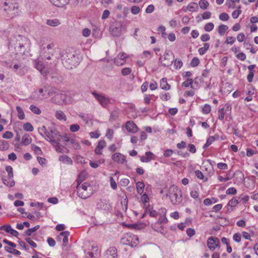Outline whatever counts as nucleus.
<instances>
[{
	"label": "nucleus",
	"instance_id": "f257e3e1",
	"mask_svg": "<svg viewBox=\"0 0 258 258\" xmlns=\"http://www.w3.org/2000/svg\"><path fill=\"white\" fill-rule=\"evenodd\" d=\"M30 45V41L28 38L23 35H17L11 38L9 49L12 53L22 56L28 53Z\"/></svg>",
	"mask_w": 258,
	"mask_h": 258
},
{
	"label": "nucleus",
	"instance_id": "f03ea898",
	"mask_svg": "<svg viewBox=\"0 0 258 258\" xmlns=\"http://www.w3.org/2000/svg\"><path fill=\"white\" fill-rule=\"evenodd\" d=\"M38 131L42 137L49 141L51 144L57 143V141L58 140V137H60L54 126L49 127L47 130L46 126L43 125L41 127H38Z\"/></svg>",
	"mask_w": 258,
	"mask_h": 258
},
{
	"label": "nucleus",
	"instance_id": "7ed1b4c3",
	"mask_svg": "<svg viewBox=\"0 0 258 258\" xmlns=\"http://www.w3.org/2000/svg\"><path fill=\"white\" fill-rule=\"evenodd\" d=\"M4 10L7 12L8 16L11 18L18 16L21 12L19 4L10 1L4 3Z\"/></svg>",
	"mask_w": 258,
	"mask_h": 258
},
{
	"label": "nucleus",
	"instance_id": "20e7f679",
	"mask_svg": "<svg viewBox=\"0 0 258 258\" xmlns=\"http://www.w3.org/2000/svg\"><path fill=\"white\" fill-rule=\"evenodd\" d=\"M77 188L78 195L83 199L89 198L93 194L92 186L88 182L77 184Z\"/></svg>",
	"mask_w": 258,
	"mask_h": 258
},
{
	"label": "nucleus",
	"instance_id": "39448f33",
	"mask_svg": "<svg viewBox=\"0 0 258 258\" xmlns=\"http://www.w3.org/2000/svg\"><path fill=\"white\" fill-rule=\"evenodd\" d=\"M180 192V191L176 186L172 185L166 196L169 197L172 204L178 205L182 201V196L181 194L179 195Z\"/></svg>",
	"mask_w": 258,
	"mask_h": 258
},
{
	"label": "nucleus",
	"instance_id": "423d86ee",
	"mask_svg": "<svg viewBox=\"0 0 258 258\" xmlns=\"http://www.w3.org/2000/svg\"><path fill=\"white\" fill-rule=\"evenodd\" d=\"M76 59L77 58L74 53H68L66 56H63L62 63L66 68L72 69L73 66H75L77 63Z\"/></svg>",
	"mask_w": 258,
	"mask_h": 258
},
{
	"label": "nucleus",
	"instance_id": "0eeeda50",
	"mask_svg": "<svg viewBox=\"0 0 258 258\" xmlns=\"http://www.w3.org/2000/svg\"><path fill=\"white\" fill-rule=\"evenodd\" d=\"M159 60L163 66H170L174 60L173 53L166 50L163 56H161Z\"/></svg>",
	"mask_w": 258,
	"mask_h": 258
},
{
	"label": "nucleus",
	"instance_id": "6e6552de",
	"mask_svg": "<svg viewBox=\"0 0 258 258\" xmlns=\"http://www.w3.org/2000/svg\"><path fill=\"white\" fill-rule=\"evenodd\" d=\"M92 94L103 107H106L110 103V99L105 95L97 93L95 91L92 92Z\"/></svg>",
	"mask_w": 258,
	"mask_h": 258
},
{
	"label": "nucleus",
	"instance_id": "1a4fd4ad",
	"mask_svg": "<svg viewBox=\"0 0 258 258\" xmlns=\"http://www.w3.org/2000/svg\"><path fill=\"white\" fill-rule=\"evenodd\" d=\"M207 245L210 250H214L219 245V239L217 237H209L207 240Z\"/></svg>",
	"mask_w": 258,
	"mask_h": 258
},
{
	"label": "nucleus",
	"instance_id": "9d476101",
	"mask_svg": "<svg viewBox=\"0 0 258 258\" xmlns=\"http://www.w3.org/2000/svg\"><path fill=\"white\" fill-rule=\"evenodd\" d=\"M111 34L116 37L119 36L121 33V25L120 23H117L110 27Z\"/></svg>",
	"mask_w": 258,
	"mask_h": 258
},
{
	"label": "nucleus",
	"instance_id": "9b49d317",
	"mask_svg": "<svg viewBox=\"0 0 258 258\" xmlns=\"http://www.w3.org/2000/svg\"><path fill=\"white\" fill-rule=\"evenodd\" d=\"M65 98L66 95L64 94L58 92L57 94L51 98V101L55 104L66 103Z\"/></svg>",
	"mask_w": 258,
	"mask_h": 258
},
{
	"label": "nucleus",
	"instance_id": "f8f14e48",
	"mask_svg": "<svg viewBox=\"0 0 258 258\" xmlns=\"http://www.w3.org/2000/svg\"><path fill=\"white\" fill-rule=\"evenodd\" d=\"M104 258H118L117 250L116 247H109L106 250Z\"/></svg>",
	"mask_w": 258,
	"mask_h": 258
},
{
	"label": "nucleus",
	"instance_id": "ddd939ff",
	"mask_svg": "<svg viewBox=\"0 0 258 258\" xmlns=\"http://www.w3.org/2000/svg\"><path fill=\"white\" fill-rule=\"evenodd\" d=\"M112 159L116 162L122 164L125 161V156L120 153H115L112 155Z\"/></svg>",
	"mask_w": 258,
	"mask_h": 258
},
{
	"label": "nucleus",
	"instance_id": "4468645a",
	"mask_svg": "<svg viewBox=\"0 0 258 258\" xmlns=\"http://www.w3.org/2000/svg\"><path fill=\"white\" fill-rule=\"evenodd\" d=\"M125 127L128 132L135 133L138 131V127L132 121H128L125 123Z\"/></svg>",
	"mask_w": 258,
	"mask_h": 258
},
{
	"label": "nucleus",
	"instance_id": "2eb2a0df",
	"mask_svg": "<svg viewBox=\"0 0 258 258\" xmlns=\"http://www.w3.org/2000/svg\"><path fill=\"white\" fill-rule=\"evenodd\" d=\"M106 146V142L103 140H100L98 143L97 147L95 149V153L97 155H101L102 150Z\"/></svg>",
	"mask_w": 258,
	"mask_h": 258
},
{
	"label": "nucleus",
	"instance_id": "dca6fc26",
	"mask_svg": "<svg viewBox=\"0 0 258 258\" xmlns=\"http://www.w3.org/2000/svg\"><path fill=\"white\" fill-rule=\"evenodd\" d=\"M49 1L57 7H63L69 4L70 0H49Z\"/></svg>",
	"mask_w": 258,
	"mask_h": 258
},
{
	"label": "nucleus",
	"instance_id": "f3484780",
	"mask_svg": "<svg viewBox=\"0 0 258 258\" xmlns=\"http://www.w3.org/2000/svg\"><path fill=\"white\" fill-rule=\"evenodd\" d=\"M36 68L40 72V73L43 75L46 76L47 74V71L43 67L42 64L40 61L35 62Z\"/></svg>",
	"mask_w": 258,
	"mask_h": 258
},
{
	"label": "nucleus",
	"instance_id": "a211bd4d",
	"mask_svg": "<svg viewBox=\"0 0 258 258\" xmlns=\"http://www.w3.org/2000/svg\"><path fill=\"white\" fill-rule=\"evenodd\" d=\"M160 87L164 90H169L170 89V86L168 84L166 78H164L161 79Z\"/></svg>",
	"mask_w": 258,
	"mask_h": 258
},
{
	"label": "nucleus",
	"instance_id": "6ab92c4d",
	"mask_svg": "<svg viewBox=\"0 0 258 258\" xmlns=\"http://www.w3.org/2000/svg\"><path fill=\"white\" fill-rule=\"evenodd\" d=\"M32 142V139L29 134H26L22 137V143L24 145H29Z\"/></svg>",
	"mask_w": 258,
	"mask_h": 258
},
{
	"label": "nucleus",
	"instance_id": "aec40b11",
	"mask_svg": "<svg viewBox=\"0 0 258 258\" xmlns=\"http://www.w3.org/2000/svg\"><path fill=\"white\" fill-rule=\"evenodd\" d=\"M59 160L63 163L67 164H72L73 161L67 155H62L59 157Z\"/></svg>",
	"mask_w": 258,
	"mask_h": 258
},
{
	"label": "nucleus",
	"instance_id": "412c9836",
	"mask_svg": "<svg viewBox=\"0 0 258 258\" xmlns=\"http://www.w3.org/2000/svg\"><path fill=\"white\" fill-rule=\"evenodd\" d=\"M70 235V233L68 231H63L61 232V236L62 237V241H63V246H67L68 240H69V236Z\"/></svg>",
	"mask_w": 258,
	"mask_h": 258
},
{
	"label": "nucleus",
	"instance_id": "4be33fe9",
	"mask_svg": "<svg viewBox=\"0 0 258 258\" xmlns=\"http://www.w3.org/2000/svg\"><path fill=\"white\" fill-rule=\"evenodd\" d=\"M3 183L9 187H13L15 185V181L12 178H3Z\"/></svg>",
	"mask_w": 258,
	"mask_h": 258
},
{
	"label": "nucleus",
	"instance_id": "5701e85b",
	"mask_svg": "<svg viewBox=\"0 0 258 258\" xmlns=\"http://www.w3.org/2000/svg\"><path fill=\"white\" fill-rule=\"evenodd\" d=\"M228 29V27L224 24H221L219 26L218 28V32L219 34L223 36L225 34V32Z\"/></svg>",
	"mask_w": 258,
	"mask_h": 258
},
{
	"label": "nucleus",
	"instance_id": "b1692460",
	"mask_svg": "<svg viewBox=\"0 0 258 258\" xmlns=\"http://www.w3.org/2000/svg\"><path fill=\"white\" fill-rule=\"evenodd\" d=\"M55 117L59 120H63L64 121L67 120L66 115L61 110H57L55 112Z\"/></svg>",
	"mask_w": 258,
	"mask_h": 258
},
{
	"label": "nucleus",
	"instance_id": "393cba45",
	"mask_svg": "<svg viewBox=\"0 0 258 258\" xmlns=\"http://www.w3.org/2000/svg\"><path fill=\"white\" fill-rule=\"evenodd\" d=\"M87 175V173L85 171H82L78 175L77 184H81V183L86 179Z\"/></svg>",
	"mask_w": 258,
	"mask_h": 258
},
{
	"label": "nucleus",
	"instance_id": "a878e982",
	"mask_svg": "<svg viewBox=\"0 0 258 258\" xmlns=\"http://www.w3.org/2000/svg\"><path fill=\"white\" fill-rule=\"evenodd\" d=\"M198 5L196 3H191L187 6V9L189 12H196L198 10Z\"/></svg>",
	"mask_w": 258,
	"mask_h": 258
},
{
	"label": "nucleus",
	"instance_id": "bb28decb",
	"mask_svg": "<svg viewBox=\"0 0 258 258\" xmlns=\"http://www.w3.org/2000/svg\"><path fill=\"white\" fill-rule=\"evenodd\" d=\"M137 190L139 194H142L145 187V184L143 182L138 181L136 183Z\"/></svg>",
	"mask_w": 258,
	"mask_h": 258
},
{
	"label": "nucleus",
	"instance_id": "cd10ccee",
	"mask_svg": "<svg viewBox=\"0 0 258 258\" xmlns=\"http://www.w3.org/2000/svg\"><path fill=\"white\" fill-rule=\"evenodd\" d=\"M9 148V143L8 141L2 140L0 142V151H6Z\"/></svg>",
	"mask_w": 258,
	"mask_h": 258
},
{
	"label": "nucleus",
	"instance_id": "c85d7f7f",
	"mask_svg": "<svg viewBox=\"0 0 258 258\" xmlns=\"http://www.w3.org/2000/svg\"><path fill=\"white\" fill-rule=\"evenodd\" d=\"M210 45L208 43H205L204 46L199 49L198 51L200 55L204 54L206 51L209 49Z\"/></svg>",
	"mask_w": 258,
	"mask_h": 258
},
{
	"label": "nucleus",
	"instance_id": "c756f323",
	"mask_svg": "<svg viewBox=\"0 0 258 258\" xmlns=\"http://www.w3.org/2000/svg\"><path fill=\"white\" fill-rule=\"evenodd\" d=\"M46 24L52 27H56L60 24V22L58 19H55L53 20H47Z\"/></svg>",
	"mask_w": 258,
	"mask_h": 258
},
{
	"label": "nucleus",
	"instance_id": "7c9ffc66",
	"mask_svg": "<svg viewBox=\"0 0 258 258\" xmlns=\"http://www.w3.org/2000/svg\"><path fill=\"white\" fill-rule=\"evenodd\" d=\"M39 225H36L35 227L29 228L25 231V234L27 236H30L32 233L37 231L39 228Z\"/></svg>",
	"mask_w": 258,
	"mask_h": 258
},
{
	"label": "nucleus",
	"instance_id": "2f4dec72",
	"mask_svg": "<svg viewBox=\"0 0 258 258\" xmlns=\"http://www.w3.org/2000/svg\"><path fill=\"white\" fill-rule=\"evenodd\" d=\"M199 6L201 9L206 10L209 5V3L206 0H200L199 2Z\"/></svg>",
	"mask_w": 258,
	"mask_h": 258
},
{
	"label": "nucleus",
	"instance_id": "473e14b6",
	"mask_svg": "<svg viewBox=\"0 0 258 258\" xmlns=\"http://www.w3.org/2000/svg\"><path fill=\"white\" fill-rule=\"evenodd\" d=\"M16 110L18 113V118L21 120L23 119L25 117V114H24L23 109L19 106H17Z\"/></svg>",
	"mask_w": 258,
	"mask_h": 258
},
{
	"label": "nucleus",
	"instance_id": "72a5a7b5",
	"mask_svg": "<svg viewBox=\"0 0 258 258\" xmlns=\"http://www.w3.org/2000/svg\"><path fill=\"white\" fill-rule=\"evenodd\" d=\"M195 174L198 178L203 180V181H206L208 180V178L205 177L203 173L199 170L195 171Z\"/></svg>",
	"mask_w": 258,
	"mask_h": 258
},
{
	"label": "nucleus",
	"instance_id": "f704fd0d",
	"mask_svg": "<svg viewBox=\"0 0 258 258\" xmlns=\"http://www.w3.org/2000/svg\"><path fill=\"white\" fill-rule=\"evenodd\" d=\"M215 141V138L213 136H210L209 137L207 140V141H206V143H205V144L203 146V148L204 149H206L207 148H208L210 145L212 144V143L214 142Z\"/></svg>",
	"mask_w": 258,
	"mask_h": 258
},
{
	"label": "nucleus",
	"instance_id": "c9c22d12",
	"mask_svg": "<svg viewBox=\"0 0 258 258\" xmlns=\"http://www.w3.org/2000/svg\"><path fill=\"white\" fill-rule=\"evenodd\" d=\"M214 28V25L212 22H209L205 24L204 30L206 32L211 31Z\"/></svg>",
	"mask_w": 258,
	"mask_h": 258
},
{
	"label": "nucleus",
	"instance_id": "e433bc0d",
	"mask_svg": "<svg viewBox=\"0 0 258 258\" xmlns=\"http://www.w3.org/2000/svg\"><path fill=\"white\" fill-rule=\"evenodd\" d=\"M146 212L149 213L150 216L152 217H156L158 215L157 212L155 210L151 209L149 207L146 208Z\"/></svg>",
	"mask_w": 258,
	"mask_h": 258
},
{
	"label": "nucleus",
	"instance_id": "4c0bfd02",
	"mask_svg": "<svg viewBox=\"0 0 258 258\" xmlns=\"http://www.w3.org/2000/svg\"><path fill=\"white\" fill-rule=\"evenodd\" d=\"M52 144H55V150L57 152L59 153H63L64 150V148L63 146L61 145L60 143L57 141V143H53Z\"/></svg>",
	"mask_w": 258,
	"mask_h": 258
},
{
	"label": "nucleus",
	"instance_id": "58836bf2",
	"mask_svg": "<svg viewBox=\"0 0 258 258\" xmlns=\"http://www.w3.org/2000/svg\"><path fill=\"white\" fill-rule=\"evenodd\" d=\"M211 110V106L209 104H206L202 108V112L204 114H207L210 112Z\"/></svg>",
	"mask_w": 258,
	"mask_h": 258
},
{
	"label": "nucleus",
	"instance_id": "ea45409f",
	"mask_svg": "<svg viewBox=\"0 0 258 258\" xmlns=\"http://www.w3.org/2000/svg\"><path fill=\"white\" fill-rule=\"evenodd\" d=\"M45 91L47 92V94L49 96H51L53 95H55L58 92L55 88H50V89L45 90Z\"/></svg>",
	"mask_w": 258,
	"mask_h": 258
},
{
	"label": "nucleus",
	"instance_id": "a19ab883",
	"mask_svg": "<svg viewBox=\"0 0 258 258\" xmlns=\"http://www.w3.org/2000/svg\"><path fill=\"white\" fill-rule=\"evenodd\" d=\"M23 128L25 131L29 132H32L34 130L33 126L29 122L25 123L23 125Z\"/></svg>",
	"mask_w": 258,
	"mask_h": 258
},
{
	"label": "nucleus",
	"instance_id": "79ce46f5",
	"mask_svg": "<svg viewBox=\"0 0 258 258\" xmlns=\"http://www.w3.org/2000/svg\"><path fill=\"white\" fill-rule=\"evenodd\" d=\"M6 170L8 172V178H12L13 177V168L10 166H7L6 167Z\"/></svg>",
	"mask_w": 258,
	"mask_h": 258
},
{
	"label": "nucleus",
	"instance_id": "37998d69",
	"mask_svg": "<svg viewBox=\"0 0 258 258\" xmlns=\"http://www.w3.org/2000/svg\"><path fill=\"white\" fill-rule=\"evenodd\" d=\"M30 109L34 113L36 114H40L41 113L40 109L37 106L31 105L30 106Z\"/></svg>",
	"mask_w": 258,
	"mask_h": 258
},
{
	"label": "nucleus",
	"instance_id": "c03bdc74",
	"mask_svg": "<svg viewBox=\"0 0 258 258\" xmlns=\"http://www.w3.org/2000/svg\"><path fill=\"white\" fill-rule=\"evenodd\" d=\"M131 241V238H126L125 237H123L121 239V242L122 244L125 245H131V246H133L134 244Z\"/></svg>",
	"mask_w": 258,
	"mask_h": 258
},
{
	"label": "nucleus",
	"instance_id": "a18cd8bd",
	"mask_svg": "<svg viewBox=\"0 0 258 258\" xmlns=\"http://www.w3.org/2000/svg\"><path fill=\"white\" fill-rule=\"evenodd\" d=\"M31 148L33 151H34L35 153L37 155H41L42 154V151L40 148L35 145H32Z\"/></svg>",
	"mask_w": 258,
	"mask_h": 258
},
{
	"label": "nucleus",
	"instance_id": "49530a36",
	"mask_svg": "<svg viewBox=\"0 0 258 258\" xmlns=\"http://www.w3.org/2000/svg\"><path fill=\"white\" fill-rule=\"evenodd\" d=\"M240 6H239L238 10L234 11L232 13V16L233 19L237 18L239 15L241 13L242 11L240 10Z\"/></svg>",
	"mask_w": 258,
	"mask_h": 258
},
{
	"label": "nucleus",
	"instance_id": "de8ad7c7",
	"mask_svg": "<svg viewBox=\"0 0 258 258\" xmlns=\"http://www.w3.org/2000/svg\"><path fill=\"white\" fill-rule=\"evenodd\" d=\"M12 229V227L10 225H5L4 226H0V230H5L6 232L10 233Z\"/></svg>",
	"mask_w": 258,
	"mask_h": 258
},
{
	"label": "nucleus",
	"instance_id": "09e8293b",
	"mask_svg": "<svg viewBox=\"0 0 258 258\" xmlns=\"http://www.w3.org/2000/svg\"><path fill=\"white\" fill-rule=\"evenodd\" d=\"M199 59L198 57H194L190 62V66L192 67H196L199 65Z\"/></svg>",
	"mask_w": 258,
	"mask_h": 258
},
{
	"label": "nucleus",
	"instance_id": "8fccbe9b",
	"mask_svg": "<svg viewBox=\"0 0 258 258\" xmlns=\"http://www.w3.org/2000/svg\"><path fill=\"white\" fill-rule=\"evenodd\" d=\"M193 83V80L191 79H187L182 84V86L184 87H188L191 86Z\"/></svg>",
	"mask_w": 258,
	"mask_h": 258
},
{
	"label": "nucleus",
	"instance_id": "3c124183",
	"mask_svg": "<svg viewBox=\"0 0 258 258\" xmlns=\"http://www.w3.org/2000/svg\"><path fill=\"white\" fill-rule=\"evenodd\" d=\"M70 130L72 132H76L80 130V126L78 124H73L70 125Z\"/></svg>",
	"mask_w": 258,
	"mask_h": 258
},
{
	"label": "nucleus",
	"instance_id": "603ef678",
	"mask_svg": "<svg viewBox=\"0 0 258 258\" xmlns=\"http://www.w3.org/2000/svg\"><path fill=\"white\" fill-rule=\"evenodd\" d=\"M219 19L222 21H226L228 20L229 19V16L228 14L226 13H223L219 15Z\"/></svg>",
	"mask_w": 258,
	"mask_h": 258
},
{
	"label": "nucleus",
	"instance_id": "864d4df0",
	"mask_svg": "<svg viewBox=\"0 0 258 258\" xmlns=\"http://www.w3.org/2000/svg\"><path fill=\"white\" fill-rule=\"evenodd\" d=\"M238 204V201L236 199H231L228 203V205L231 207H235Z\"/></svg>",
	"mask_w": 258,
	"mask_h": 258
},
{
	"label": "nucleus",
	"instance_id": "5fc2aeb1",
	"mask_svg": "<svg viewBox=\"0 0 258 258\" xmlns=\"http://www.w3.org/2000/svg\"><path fill=\"white\" fill-rule=\"evenodd\" d=\"M168 222L167 219L165 215H163L161 216L157 222V224H162V223H166Z\"/></svg>",
	"mask_w": 258,
	"mask_h": 258
},
{
	"label": "nucleus",
	"instance_id": "6e6d98bb",
	"mask_svg": "<svg viewBox=\"0 0 258 258\" xmlns=\"http://www.w3.org/2000/svg\"><path fill=\"white\" fill-rule=\"evenodd\" d=\"M218 119L222 120L224 118V108L219 109L218 111Z\"/></svg>",
	"mask_w": 258,
	"mask_h": 258
},
{
	"label": "nucleus",
	"instance_id": "4d7b16f0",
	"mask_svg": "<svg viewBox=\"0 0 258 258\" xmlns=\"http://www.w3.org/2000/svg\"><path fill=\"white\" fill-rule=\"evenodd\" d=\"M182 66V62L181 60L178 59H175L174 60V67L176 69H178L181 68Z\"/></svg>",
	"mask_w": 258,
	"mask_h": 258
},
{
	"label": "nucleus",
	"instance_id": "13d9d810",
	"mask_svg": "<svg viewBox=\"0 0 258 258\" xmlns=\"http://www.w3.org/2000/svg\"><path fill=\"white\" fill-rule=\"evenodd\" d=\"M13 137V134L10 131H7L3 135V138L4 139H11Z\"/></svg>",
	"mask_w": 258,
	"mask_h": 258
},
{
	"label": "nucleus",
	"instance_id": "bf43d9fd",
	"mask_svg": "<svg viewBox=\"0 0 258 258\" xmlns=\"http://www.w3.org/2000/svg\"><path fill=\"white\" fill-rule=\"evenodd\" d=\"M140 12V8L137 6H134L131 8V12L134 15L138 14Z\"/></svg>",
	"mask_w": 258,
	"mask_h": 258
},
{
	"label": "nucleus",
	"instance_id": "052dcab7",
	"mask_svg": "<svg viewBox=\"0 0 258 258\" xmlns=\"http://www.w3.org/2000/svg\"><path fill=\"white\" fill-rule=\"evenodd\" d=\"M25 240L33 247L35 248L37 247V244L34 241H33L30 238H25Z\"/></svg>",
	"mask_w": 258,
	"mask_h": 258
},
{
	"label": "nucleus",
	"instance_id": "680f3d73",
	"mask_svg": "<svg viewBox=\"0 0 258 258\" xmlns=\"http://www.w3.org/2000/svg\"><path fill=\"white\" fill-rule=\"evenodd\" d=\"M210 36L208 34H203L201 36V40L203 42H206L210 40Z\"/></svg>",
	"mask_w": 258,
	"mask_h": 258
},
{
	"label": "nucleus",
	"instance_id": "e2e57ef3",
	"mask_svg": "<svg viewBox=\"0 0 258 258\" xmlns=\"http://www.w3.org/2000/svg\"><path fill=\"white\" fill-rule=\"evenodd\" d=\"M127 57V55L126 54H125L124 53H120L117 55V56L116 58H119V59L121 60V61H123V60L125 61V59Z\"/></svg>",
	"mask_w": 258,
	"mask_h": 258
},
{
	"label": "nucleus",
	"instance_id": "0e129e2a",
	"mask_svg": "<svg viewBox=\"0 0 258 258\" xmlns=\"http://www.w3.org/2000/svg\"><path fill=\"white\" fill-rule=\"evenodd\" d=\"M131 69L130 68H125L121 70V73L123 76L129 75L131 73Z\"/></svg>",
	"mask_w": 258,
	"mask_h": 258
},
{
	"label": "nucleus",
	"instance_id": "69168bd1",
	"mask_svg": "<svg viewBox=\"0 0 258 258\" xmlns=\"http://www.w3.org/2000/svg\"><path fill=\"white\" fill-rule=\"evenodd\" d=\"M226 192L227 195H235L236 189L234 187H230L227 189Z\"/></svg>",
	"mask_w": 258,
	"mask_h": 258
},
{
	"label": "nucleus",
	"instance_id": "338daca9",
	"mask_svg": "<svg viewBox=\"0 0 258 258\" xmlns=\"http://www.w3.org/2000/svg\"><path fill=\"white\" fill-rule=\"evenodd\" d=\"M186 234L189 237H191L195 234V231L192 228H187L186 229Z\"/></svg>",
	"mask_w": 258,
	"mask_h": 258
},
{
	"label": "nucleus",
	"instance_id": "774afa93",
	"mask_svg": "<svg viewBox=\"0 0 258 258\" xmlns=\"http://www.w3.org/2000/svg\"><path fill=\"white\" fill-rule=\"evenodd\" d=\"M233 238L235 241L239 242L241 240V234L239 233H236L234 234Z\"/></svg>",
	"mask_w": 258,
	"mask_h": 258
}]
</instances>
